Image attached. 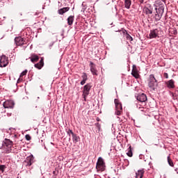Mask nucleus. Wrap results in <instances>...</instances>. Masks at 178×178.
<instances>
[{"instance_id": "1", "label": "nucleus", "mask_w": 178, "mask_h": 178, "mask_svg": "<svg viewBox=\"0 0 178 178\" xmlns=\"http://www.w3.org/2000/svg\"><path fill=\"white\" fill-rule=\"evenodd\" d=\"M148 84L151 91H156L157 88L159 86V83L155 78V76L153 75V74H151L149 77Z\"/></svg>"}, {"instance_id": "2", "label": "nucleus", "mask_w": 178, "mask_h": 178, "mask_svg": "<svg viewBox=\"0 0 178 178\" xmlns=\"http://www.w3.org/2000/svg\"><path fill=\"white\" fill-rule=\"evenodd\" d=\"M92 87V86L91 85V83H86V85L84 86L83 90H82V97L84 99V102H86V97L90 94V91Z\"/></svg>"}, {"instance_id": "3", "label": "nucleus", "mask_w": 178, "mask_h": 178, "mask_svg": "<svg viewBox=\"0 0 178 178\" xmlns=\"http://www.w3.org/2000/svg\"><path fill=\"white\" fill-rule=\"evenodd\" d=\"M115 104V114L116 115H121L123 112L122 104L119 99H115L114 100Z\"/></svg>"}, {"instance_id": "4", "label": "nucleus", "mask_w": 178, "mask_h": 178, "mask_svg": "<svg viewBox=\"0 0 178 178\" xmlns=\"http://www.w3.org/2000/svg\"><path fill=\"white\" fill-rule=\"evenodd\" d=\"M105 163L104 161V159L102 157L98 158V161L96 163V169L97 170H102V172H103L104 170H105Z\"/></svg>"}, {"instance_id": "5", "label": "nucleus", "mask_w": 178, "mask_h": 178, "mask_svg": "<svg viewBox=\"0 0 178 178\" xmlns=\"http://www.w3.org/2000/svg\"><path fill=\"white\" fill-rule=\"evenodd\" d=\"M34 159H35L34 156L33 155L29 156L26 159H25L24 164L25 165L26 167H30L35 162Z\"/></svg>"}, {"instance_id": "6", "label": "nucleus", "mask_w": 178, "mask_h": 178, "mask_svg": "<svg viewBox=\"0 0 178 178\" xmlns=\"http://www.w3.org/2000/svg\"><path fill=\"white\" fill-rule=\"evenodd\" d=\"M3 106L4 108H14L15 102L13 100H6L3 103Z\"/></svg>"}, {"instance_id": "7", "label": "nucleus", "mask_w": 178, "mask_h": 178, "mask_svg": "<svg viewBox=\"0 0 178 178\" xmlns=\"http://www.w3.org/2000/svg\"><path fill=\"white\" fill-rule=\"evenodd\" d=\"M164 12V8L163 6H161L160 8H159V13L158 11H156V14H155V19L156 21H160V19L162 17V15Z\"/></svg>"}, {"instance_id": "8", "label": "nucleus", "mask_w": 178, "mask_h": 178, "mask_svg": "<svg viewBox=\"0 0 178 178\" xmlns=\"http://www.w3.org/2000/svg\"><path fill=\"white\" fill-rule=\"evenodd\" d=\"M15 44L17 46L24 45V44H26V39H24L22 37H16L15 39Z\"/></svg>"}, {"instance_id": "9", "label": "nucleus", "mask_w": 178, "mask_h": 178, "mask_svg": "<svg viewBox=\"0 0 178 178\" xmlns=\"http://www.w3.org/2000/svg\"><path fill=\"white\" fill-rule=\"evenodd\" d=\"M9 63V61L8 60V58L6 56H3L0 58V67H6Z\"/></svg>"}, {"instance_id": "10", "label": "nucleus", "mask_w": 178, "mask_h": 178, "mask_svg": "<svg viewBox=\"0 0 178 178\" xmlns=\"http://www.w3.org/2000/svg\"><path fill=\"white\" fill-rule=\"evenodd\" d=\"M137 100L142 104H145L146 102L147 101V95L145 93H141L140 95H138Z\"/></svg>"}, {"instance_id": "11", "label": "nucleus", "mask_w": 178, "mask_h": 178, "mask_svg": "<svg viewBox=\"0 0 178 178\" xmlns=\"http://www.w3.org/2000/svg\"><path fill=\"white\" fill-rule=\"evenodd\" d=\"M143 13L146 15H152L153 13V8L151 5H147L143 8Z\"/></svg>"}, {"instance_id": "12", "label": "nucleus", "mask_w": 178, "mask_h": 178, "mask_svg": "<svg viewBox=\"0 0 178 178\" xmlns=\"http://www.w3.org/2000/svg\"><path fill=\"white\" fill-rule=\"evenodd\" d=\"M131 74L134 77H135L136 79L140 77V74L138 72L137 66L135 65H133V70H132V72H131Z\"/></svg>"}, {"instance_id": "13", "label": "nucleus", "mask_w": 178, "mask_h": 178, "mask_svg": "<svg viewBox=\"0 0 178 178\" xmlns=\"http://www.w3.org/2000/svg\"><path fill=\"white\" fill-rule=\"evenodd\" d=\"M13 142L11 141L10 139H4V140L3 141V146L6 147H10L11 148V147L13 146Z\"/></svg>"}, {"instance_id": "14", "label": "nucleus", "mask_w": 178, "mask_h": 178, "mask_svg": "<svg viewBox=\"0 0 178 178\" xmlns=\"http://www.w3.org/2000/svg\"><path fill=\"white\" fill-rule=\"evenodd\" d=\"M159 35V30L158 29H154V30H151L150 31V33H149V38L150 39L152 38H156V36H158Z\"/></svg>"}, {"instance_id": "15", "label": "nucleus", "mask_w": 178, "mask_h": 178, "mask_svg": "<svg viewBox=\"0 0 178 178\" xmlns=\"http://www.w3.org/2000/svg\"><path fill=\"white\" fill-rule=\"evenodd\" d=\"M34 67L38 68V70H41L44 67V58H41L39 63L34 65Z\"/></svg>"}, {"instance_id": "16", "label": "nucleus", "mask_w": 178, "mask_h": 178, "mask_svg": "<svg viewBox=\"0 0 178 178\" xmlns=\"http://www.w3.org/2000/svg\"><path fill=\"white\" fill-rule=\"evenodd\" d=\"M69 10H70V7H64V8H62L61 9L58 10V12L59 15H63V14L66 13L67 12H68Z\"/></svg>"}, {"instance_id": "17", "label": "nucleus", "mask_w": 178, "mask_h": 178, "mask_svg": "<svg viewBox=\"0 0 178 178\" xmlns=\"http://www.w3.org/2000/svg\"><path fill=\"white\" fill-rule=\"evenodd\" d=\"M81 77H82V81H81V85L83 86V85L86 84V82L88 80V75L86 73L84 72L82 74Z\"/></svg>"}, {"instance_id": "18", "label": "nucleus", "mask_w": 178, "mask_h": 178, "mask_svg": "<svg viewBox=\"0 0 178 178\" xmlns=\"http://www.w3.org/2000/svg\"><path fill=\"white\" fill-rule=\"evenodd\" d=\"M94 63H92V61L90 63V71L92 73L93 75H98L97 74V70H95V67L93 66Z\"/></svg>"}, {"instance_id": "19", "label": "nucleus", "mask_w": 178, "mask_h": 178, "mask_svg": "<svg viewBox=\"0 0 178 178\" xmlns=\"http://www.w3.org/2000/svg\"><path fill=\"white\" fill-rule=\"evenodd\" d=\"M168 88L174 89L175 88V81L173 79L169 80L167 83Z\"/></svg>"}, {"instance_id": "20", "label": "nucleus", "mask_w": 178, "mask_h": 178, "mask_svg": "<svg viewBox=\"0 0 178 178\" xmlns=\"http://www.w3.org/2000/svg\"><path fill=\"white\" fill-rule=\"evenodd\" d=\"M30 58L32 63H36L39 60L40 58L37 54H32Z\"/></svg>"}, {"instance_id": "21", "label": "nucleus", "mask_w": 178, "mask_h": 178, "mask_svg": "<svg viewBox=\"0 0 178 178\" xmlns=\"http://www.w3.org/2000/svg\"><path fill=\"white\" fill-rule=\"evenodd\" d=\"M145 170L143 169L138 170V172L136 173V178H143Z\"/></svg>"}, {"instance_id": "22", "label": "nucleus", "mask_w": 178, "mask_h": 178, "mask_svg": "<svg viewBox=\"0 0 178 178\" xmlns=\"http://www.w3.org/2000/svg\"><path fill=\"white\" fill-rule=\"evenodd\" d=\"M74 15H70L67 18V24L69 26H72L74 23Z\"/></svg>"}, {"instance_id": "23", "label": "nucleus", "mask_w": 178, "mask_h": 178, "mask_svg": "<svg viewBox=\"0 0 178 178\" xmlns=\"http://www.w3.org/2000/svg\"><path fill=\"white\" fill-rule=\"evenodd\" d=\"M80 140H81V138L79 136H77V134L74 133L72 136V140L74 141V143H79Z\"/></svg>"}, {"instance_id": "24", "label": "nucleus", "mask_w": 178, "mask_h": 178, "mask_svg": "<svg viewBox=\"0 0 178 178\" xmlns=\"http://www.w3.org/2000/svg\"><path fill=\"white\" fill-rule=\"evenodd\" d=\"M131 5V0H124V6L127 9H129Z\"/></svg>"}, {"instance_id": "25", "label": "nucleus", "mask_w": 178, "mask_h": 178, "mask_svg": "<svg viewBox=\"0 0 178 178\" xmlns=\"http://www.w3.org/2000/svg\"><path fill=\"white\" fill-rule=\"evenodd\" d=\"M127 154L128 155L129 157H132L133 156V151L131 149V146H129V151L127 153Z\"/></svg>"}, {"instance_id": "26", "label": "nucleus", "mask_w": 178, "mask_h": 178, "mask_svg": "<svg viewBox=\"0 0 178 178\" xmlns=\"http://www.w3.org/2000/svg\"><path fill=\"white\" fill-rule=\"evenodd\" d=\"M168 163L170 166L174 167V163L172 162V160L170 159V156H168Z\"/></svg>"}, {"instance_id": "27", "label": "nucleus", "mask_w": 178, "mask_h": 178, "mask_svg": "<svg viewBox=\"0 0 178 178\" xmlns=\"http://www.w3.org/2000/svg\"><path fill=\"white\" fill-rule=\"evenodd\" d=\"M5 169H6V165H0V172H4Z\"/></svg>"}, {"instance_id": "28", "label": "nucleus", "mask_w": 178, "mask_h": 178, "mask_svg": "<svg viewBox=\"0 0 178 178\" xmlns=\"http://www.w3.org/2000/svg\"><path fill=\"white\" fill-rule=\"evenodd\" d=\"M126 38L127 40L133 41V37L131 36V35L126 33Z\"/></svg>"}, {"instance_id": "29", "label": "nucleus", "mask_w": 178, "mask_h": 178, "mask_svg": "<svg viewBox=\"0 0 178 178\" xmlns=\"http://www.w3.org/2000/svg\"><path fill=\"white\" fill-rule=\"evenodd\" d=\"M95 126H96V128L97 129L98 131H99L101 130V128H102V126L99 124V122H96Z\"/></svg>"}, {"instance_id": "30", "label": "nucleus", "mask_w": 178, "mask_h": 178, "mask_svg": "<svg viewBox=\"0 0 178 178\" xmlns=\"http://www.w3.org/2000/svg\"><path fill=\"white\" fill-rule=\"evenodd\" d=\"M74 132L73 131H72V129H68V131H67V135L70 136L71 135L73 136H74Z\"/></svg>"}, {"instance_id": "31", "label": "nucleus", "mask_w": 178, "mask_h": 178, "mask_svg": "<svg viewBox=\"0 0 178 178\" xmlns=\"http://www.w3.org/2000/svg\"><path fill=\"white\" fill-rule=\"evenodd\" d=\"M27 72H28L27 70L23 71V72H22V73L20 74V77H23V76H24L25 75H26V74H27Z\"/></svg>"}, {"instance_id": "32", "label": "nucleus", "mask_w": 178, "mask_h": 178, "mask_svg": "<svg viewBox=\"0 0 178 178\" xmlns=\"http://www.w3.org/2000/svg\"><path fill=\"white\" fill-rule=\"evenodd\" d=\"M25 138L26 140H31V136H30V134H26L25 136Z\"/></svg>"}, {"instance_id": "33", "label": "nucleus", "mask_w": 178, "mask_h": 178, "mask_svg": "<svg viewBox=\"0 0 178 178\" xmlns=\"http://www.w3.org/2000/svg\"><path fill=\"white\" fill-rule=\"evenodd\" d=\"M155 3H156V6H160V5H162V2L161 0H157L155 1Z\"/></svg>"}, {"instance_id": "34", "label": "nucleus", "mask_w": 178, "mask_h": 178, "mask_svg": "<svg viewBox=\"0 0 178 178\" xmlns=\"http://www.w3.org/2000/svg\"><path fill=\"white\" fill-rule=\"evenodd\" d=\"M164 77L166 78V79L169 78L168 74L165 72L164 73Z\"/></svg>"}, {"instance_id": "35", "label": "nucleus", "mask_w": 178, "mask_h": 178, "mask_svg": "<svg viewBox=\"0 0 178 178\" xmlns=\"http://www.w3.org/2000/svg\"><path fill=\"white\" fill-rule=\"evenodd\" d=\"M96 120H97V122H99V121H101V119H99V118L97 117V118H96Z\"/></svg>"}, {"instance_id": "36", "label": "nucleus", "mask_w": 178, "mask_h": 178, "mask_svg": "<svg viewBox=\"0 0 178 178\" xmlns=\"http://www.w3.org/2000/svg\"><path fill=\"white\" fill-rule=\"evenodd\" d=\"M143 107H140V111H143Z\"/></svg>"}, {"instance_id": "37", "label": "nucleus", "mask_w": 178, "mask_h": 178, "mask_svg": "<svg viewBox=\"0 0 178 178\" xmlns=\"http://www.w3.org/2000/svg\"><path fill=\"white\" fill-rule=\"evenodd\" d=\"M10 150H7L6 151V153H10Z\"/></svg>"}, {"instance_id": "38", "label": "nucleus", "mask_w": 178, "mask_h": 178, "mask_svg": "<svg viewBox=\"0 0 178 178\" xmlns=\"http://www.w3.org/2000/svg\"><path fill=\"white\" fill-rule=\"evenodd\" d=\"M161 1L165 2V0H161Z\"/></svg>"}, {"instance_id": "39", "label": "nucleus", "mask_w": 178, "mask_h": 178, "mask_svg": "<svg viewBox=\"0 0 178 178\" xmlns=\"http://www.w3.org/2000/svg\"><path fill=\"white\" fill-rule=\"evenodd\" d=\"M56 172H53V174H55Z\"/></svg>"}]
</instances>
